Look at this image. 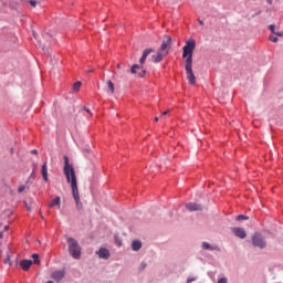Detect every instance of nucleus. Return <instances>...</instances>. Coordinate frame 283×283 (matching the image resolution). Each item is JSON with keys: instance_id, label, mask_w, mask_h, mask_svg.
Instances as JSON below:
<instances>
[{"instance_id": "obj_42", "label": "nucleus", "mask_w": 283, "mask_h": 283, "mask_svg": "<svg viewBox=\"0 0 283 283\" xmlns=\"http://www.w3.org/2000/svg\"><path fill=\"white\" fill-rule=\"evenodd\" d=\"M113 78H116V73H114Z\"/></svg>"}, {"instance_id": "obj_10", "label": "nucleus", "mask_w": 283, "mask_h": 283, "mask_svg": "<svg viewBox=\"0 0 283 283\" xmlns=\"http://www.w3.org/2000/svg\"><path fill=\"white\" fill-rule=\"evenodd\" d=\"M65 277V271L60 270L52 273V279L56 280V282H61Z\"/></svg>"}, {"instance_id": "obj_35", "label": "nucleus", "mask_w": 283, "mask_h": 283, "mask_svg": "<svg viewBox=\"0 0 283 283\" xmlns=\"http://www.w3.org/2000/svg\"><path fill=\"white\" fill-rule=\"evenodd\" d=\"M200 25H205V21L199 20Z\"/></svg>"}, {"instance_id": "obj_43", "label": "nucleus", "mask_w": 283, "mask_h": 283, "mask_svg": "<svg viewBox=\"0 0 283 283\" xmlns=\"http://www.w3.org/2000/svg\"><path fill=\"white\" fill-rule=\"evenodd\" d=\"M88 72H94V70H88Z\"/></svg>"}, {"instance_id": "obj_14", "label": "nucleus", "mask_w": 283, "mask_h": 283, "mask_svg": "<svg viewBox=\"0 0 283 283\" xmlns=\"http://www.w3.org/2000/svg\"><path fill=\"white\" fill-rule=\"evenodd\" d=\"M33 262L32 260H22L20 262V266L23 271H30V266H32Z\"/></svg>"}, {"instance_id": "obj_17", "label": "nucleus", "mask_w": 283, "mask_h": 283, "mask_svg": "<svg viewBox=\"0 0 283 283\" xmlns=\"http://www.w3.org/2000/svg\"><path fill=\"white\" fill-rule=\"evenodd\" d=\"M42 177L43 180H45V182H48L49 178H48V163H44L42 165Z\"/></svg>"}, {"instance_id": "obj_1", "label": "nucleus", "mask_w": 283, "mask_h": 283, "mask_svg": "<svg viewBox=\"0 0 283 283\" xmlns=\"http://www.w3.org/2000/svg\"><path fill=\"white\" fill-rule=\"evenodd\" d=\"M182 59H185V70L190 85H196V75L193 74V52L196 50V40H188L182 49Z\"/></svg>"}, {"instance_id": "obj_30", "label": "nucleus", "mask_w": 283, "mask_h": 283, "mask_svg": "<svg viewBox=\"0 0 283 283\" xmlns=\"http://www.w3.org/2000/svg\"><path fill=\"white\" fill-rule=\"evenodd\" d=\"M24 205H25V209H27V211H32V209L30 208V206H28V203H27V202H24Z\"/></svg>"}, {"instance_id": "obj_18", "label": "nucleus", "mask_w": 283, "mask_h": 283, "mask_svg": "<svg viewBox=\"0 0 283 283\" xmlns=\"http://www.w3.org/2000/svg\"><path fill=\"white\" fill-rule=\"evenodd\" d=\"M142 248H143V243H140V241H133L132 243L133 251H140Z\"/></svg>"}, {"instance_id": "obj_3", "label": "nucleus", "mask_w": 283, "mask_h": 283, "mask_svg": "<svg viewBox=\"0 0 283 283\" xmlns=\"http://www.w3.org/2000/svg\"><path fill=\"white\" fill-rule=\"evenodd\" d=\"M69 244V252L74 260H81V245H78V241H76L74 238L67 239Z\"/></svg>"}, {"instance_id": "obj_9", "label": "nucleus", "mask_w": 283, "mask_h": 283, "mask_svg": "<svg viewBox=\"0 0 283 283\" xmlns=\"http://www.w3.org/2000/svg\"><path fill=\"white\" fill-rule=\"evenodd\" d=\"M186 209H188V211H202V206L198 205V203L190 202V203L186 205Z\"/></svg>"}, {"instance_id": "obj_36", "label": "nucleus", "mask_w": 283, "mask_h": 283, "mask_svg": "<svg viewBox=\"0 0 283 283\" xmlns=\"http://www.w3.org/2000/svg\"><path fill=\"white\" fill-rule=\"evenodd\" d=\"M10 229V226L4 227V231H8Z\"/></svg>"}, {"instance_id": "obj_22", "label": "nucleus", "mask_w": 283, "mask_h": 283, "mask_svg": "<svg viewBox=\"0 0 283 283\" xmlns=\"http://www.w3.org/2000/svg\"><path fill=\"white\" fill-rule=\"evenodd\" d=\"M237 220L240 222L242 220H249V217L244 216V214H239L237 216Z\"/></svg>"}, {"instance_id": "obj_33", "label": "nucleus", "mask_w": 283, "mask_h": 283, "mask_svg": "<svg viewBox=\"0 0 283 283\" xmlns=\"http://www.w3.org/2000/svg\"><path fill=\"white\" fill-rule=\"evenodd\" d=\"M195 281H196V279H188L187 283H191V282H195Z\"/></svg>"}, {"instance_id": "obj_37", "label": "nucleus", "mask_w": 283, "mask_h": 283, "mask_svg": "<svg viewBox=\"0 0 283 283\" xmlns=\"http://www.w3.org/2000/svg\"><path fill=\"white\" fill-rule=\"evenodd\" d=\"M268 3L271 6L273 3V0H266Z\"/></svg>"}, {"instance_id": "obj_6", "label": "nucleus", "mask_w": 283, "mask_h": 283, "mask_svg": "<svg viewBox=\"0 0 283 283\" xmlns=\"http://www.w3.org/2000/svg\"><path fill=\"white\" fill-rule=\"evenodd\" d=\"M42 39L43 40H39V44L42 48V50H45V46L48 45V43H52V34L43 33Z\"/></svg>"}, {"instance_id": "obj_29", "label": "nucleus", "mask_w": 283, "mask_h": 283, "mask_svg": "<svg viewBox=\"0 0 283 283\" xmlns=\"http://www.w3.org/2000/svg\"><path fill=\"white\" fill-rule=\"evenodd\" d=\"M269 28H270L271 32H272L273 34H275V27H274L273 24H271Z\"/></svg>"}, {"instance_id": "obj_2", "label": "nucleus", "mask_w": 283, "mask_h": 283, "mask_svg": "<svg viewBox=\"0 0 283 283\" xmlns=\"http://www.w3.org/2000/svg\"><path fill=\"white\" fill-rule=\"evenodd\" d=\"M64 176L66 177V181L71 182L72 195L76 202V207H82L76 172L74 171V166L70 165V158H67V156H64Z\"/></svg>"}, {"instance_id": "obj_19", "label": "nucleus", "mask_w": 283, "mask_h": 283, "mask_svg": "<svg viewBox=\"0 0 283 283\" xmlns=\"http://www.w3.org/2000/svg\"><path fill=\"white\" fill-rule=\"evenodd\" d=\"M81 85H82L81 82H75V83L73 84V91H74V92H78V91L81 90Z\"/></svg>"}, {"instance_id": "obj_16", "label": "nucleus", "mask_w": 283, "mask_h": 283, "mask_svg": "<svg viewBox=\"0 0 283 283\" xmlns=\"http://www.w3.org/2000/svg\"><path fill=\"white\" fill-rule=\"evenodd\" d=\"M106 90L111 94H114L115 87H114V82H112V80L106 81Z\"/></svg>"}, {"instance_id": "obj_4", "label": "nucleus", "mask_w": 283, "mask_h": 283, "mask_svg": "<svg viewBox=\"0 0 283 283\" xmlns=\"http://www.w3.org/2000/svg\"><path fill=\"white\" fill-rule=\"evenodd\" d=\"M170 50H171V38L169 35H165L164 41L159 48V52H163L167 56Z\"/></svg>"}, {"instance_id": "obj_44", "label": "nucleus", "mask_w": 283, "mask_h": 283, "mask_svg": "<svg viewBox=\"0 0 283 283\" xmlns=\"http://www.w3.org/2000/svg\"><path fill=\"white\" fill-rule=\"evenodd\" d=\"M34 38L36 39V35L34 34Z\"/></svg>"}, {"instance_id": "obj_12", "label": "nucleus", "mask_w": 283, "mask_h": 283, "mask_svg": "<svg viewBox=\"0 0 283 283\" xmlns=\"http://www.w3.org/2000/svg\"><path fill=\"white\" fill-rule=\"evenodd\" d=\"M202 249L206 251H220V247L218 245H211L209 242H202L201 244Z\"/></svg>"}, {"instance_id": "obj_23", "label": "nucleus", "mask_w": 283, "mask_h": 283, "mask_svg": "<svg viewBox=\"0 0 283 283\" xmlns=\"http://www.w3.org/2000/svg\"><path fill=\"white\" fill-rule=\"evenodd\" d=\"M29 3H30V6H32V8H36V4L39 2L36 0H30Z\"/></svg>"}, {"instance_id": "obj_34", "label": "nucleus", "mask_w": 283, "mask_h": 283, "mask_svg": "<svg viewBox=\"0 0 283 283\" xmlns=\"http://www.w3.org/2000/svg\"><path fill=\"white\" fill-rule=\"evenodd\" d=\"M31 154H39V150H36V149H33V150H31Z\"/></svg>"}, {"instance_id": "obj_21", "label": "nucleus", "mask_w": 283, "mask_h": 283, "mask_svg": "<svg viewBox=\"0 0 283 283\" xmlns=\"http://www.w3.org/2000/svg\"><path fill=\"white\" fill-rule=\"evenodd\" d=\"M32 258H33V261H32L33 264H41V261L39 260V254L35 253L32 255Z\"/></svg>"}, {"instance_id": "obj_39", "label": "nucleus", "mask_w": 283, "mask_h": 283, "mask_svg": "<svg viewBox=\"0 0 283 283\" xmlns=\"http://www.w3.org/2000/svg\"><path fill=\"white\" fill-rule=\"evenodd\" d=\"M3 238V232H0V240Z\"/></svg>"}, {"instance_id": "obj_25", "label": "nucleus", "mask_w": 283, "mask_h": 283, "mask_svg": "<svg viewBox=\"0 0 283 283\" xmlns=\"http://www.w3.org/2000/svg\"><path fill=\"white\" fill-rule=\"evenodd\" d=\"M145 74H147V71L143 70L142 72H139L138 77L144 78Z\"/></svg>"}, {"instance_id": "obj_31", "label": "nucleus", "mask_w": 283, "mask_h": 283, "mask_svg": "<svg viewBox=\"0 0 283 283\" xmlns=\"http://www.w3.org/2000/svg\"><path fill=\"white\" fill-rule=\"evenodd\" d=\"M276 36H283V32H275Z\"/></svg>"}, {"instance_id": "obj_40", "label": "nucleus", "mask_w": 283, "mask_h": 283, "mask_svg": "<svg viewBox=\"0 0 283 283\" xmlns=\"http://www.w3.org/2000/svg\"><path fill=\"white\" fill-rule=\"evenodd\" d=\"M142 266H143V269H145V266H147V264H145V263H142Z\"/></svg>"}, {"instance_id": "obj_27", "label": "nucleus", "mask_w": 283, "mask_h": 283, "mask_svg": "<svg viewBox=\"0 0 283 283\" xmlns=\"http://www.w3.org/2000/svg\"><path fill=\"white\" fill-rule=\"evenodd\" d=\"M83 109H84V112H87V114L90 115V116H92V111H90V108H87V107H83Z\"/></svg>"}, {"instance_id": "obj_28", "label": "nucleus", "mask_w": 283, "mask_h": 283, "mask_svg": "<svg viewBox=\"0 0 283 283\" xmlns=\"http://www.w3.org/2000/svg\"><path fill=\"white\" fill-rule=\"evenodd\" d=\"M217 283H228L227 277L219 279V281Z\"/></svg>"}, {"instance_id": "obj_26", "label": "nucleus", "mask_w": 283, "mask_h": 283, "mask_svg": "<svg viewBox=\"0 0 283 283\" xmlns=\"http://www.w3.org/2000/svg\"><path fill=\"white\" fill-rule=\"evenodd\" d=\"M23 191H25V186H20V187L18 188V192H19V193H23Z\"/></svg>"}, {"instance_id": "obj_38", "label": "nucleus", "mask_w": 283, "mask_h": 283, "mask_svg": "<svg viewBox=\"0 0 283 283\" xmlns=\"http://www.w3.org/2000/svg\"><path fill=\"white\" fill-rule=\"evenodd\" d=\"M122 65L120 63L117 64V70H120Z\"/></svg>"}, {"instance_id": "obj_41", "label": "nucleus", "mask_w": 283, "mask_h": 283, "mask_svg": "<svg viewBox=\"0 0 283 283\" xmlns=\"http://www.w3.org/2000/svg\"><path fill=\"white\" fill-rule=\"evenodd\" d=\"M159 118L158 117H155V122L158 123Z\"/></svg>"}, {"instance_id": "obj_20", "label": "nucleus", "mask_w": 283, "mask_h": 283, "mask_svg": "<svg viewBox=\"0 0 283 283\" xmlns=\"http://www.w3.org/2000/svg\"><path fill=\"white\" fill-rule=\"evenodd\" d=\"M143 66L138 64H134L130 69L132 74H136V70H140Z\"/></svg>"}, {"instance_id": "obj_5", "label": "nucleus", "mask_w": 283, "mask_h": 283, "mask_svg": "<svg viewBox=\"0 0 283 283\" xmlns=\"http://www.w3.org/2000/svg\"><path fill=\"white\" fill-rule=\"evenodd\" d=\"M252 244L253 247H258L259 249L266 248V241H264V238L260 233H254V235L252 237Z\"/></svg>"}, {"instance_id": "obj_8", "label": "nucleus", "mask_w": 283, "mask_h": 283, "mask_svg": "<svg viewBox=\"0 0 283 283\" xmlns=\"http://www.w3.org/2000/svg\"><path fill=\"white\" fill-rule=\"evenodd\" d=\"M232 233L237 235V238H241V240H244L247 238V231L242 228H232Z\"/></svg>"}, {"instance_id": "obj_32", "label": "nucleus", "mask_w": 283, "mask_h": 283, "mask_svg": "<svg viewBox=\"0 0 283 283\" xmlns=\"http://www.w3.org/2000/svg\"><path fill=\"white\" fill-rule=\"evenodd\" d=\"M167 114H169V111H165V112L161 114V118H163V116H167Z\"/></svg>"}, {"instance_id": "obj_11", "label": "nucleus", "mask_w": 283, "mask_h": 283, "mask_svg": "<svg viewBox=\"0 0 283 283\" xmlns=\"http://www.w3.org/2000/svg\"><path fill=\"white\" fill-rule=\"evenodd\" d=\"M165 56H167L166 53L158 50L157 53L155 55H153V61H154V63H160V61H163V59H165Z\"/></svg>"}, {"instance_id": "obj_7", "label": "nucleus", "mask_w": 283, "mask_h": 283, "mask_svg": "<svg viewBox=\"0 0 283 283\" xmlns=\"http://www.w3.org/2000/svg\"><path fill=\"white\" fill-rule=\"evenodd\" d=\"M96 255L101 258L102 260H109V250L106 248H101L98 251H96Z\"/></svg>"}, {"instance_id": "obj_15", "label": "nucleus", "mask_w": 283, "mask_h": 283, "mask_svg": "<svg viewBox=\"0 0 283 283\" xmlns=\"http://www.w3.org/2000/svg\"><path fill=\"white\" fill-rule=\"evenodd\" d=\"M151 52H154L153 49L144 50L143 55H142L140 60H139L140 65H143L145 63V61H147V56H149L151 54Z\"/></svg>"}, {"instance_id": "obj_13", "label": "nucleus", "mask_w": 283, "mask_h": 283, "mask_svg": "<svg viewBox=\"0 0 283 283\" xmlns=\"http://www.w3.org/2000/svg\"><path fill=\"white\" fill-rule=\"evenodd\" d=\"M54 207H57V209H61V197H55L53 200L49 202V208L52 209Z\"/></svg>"}, {"instance_id": "obj_24", "label": "nucleus", "mask_w": 283, "mask_h": 283, "mask_svg": "<svg viewBox=\"0 0 283 283\" xmlns=\"http://www.w3.org/2000/svg\"><path fill=\"white\" fill-rule=\"evenodd\" d=\"M270 41H271L272 43H277V36H275V35H270Z\"/></svg>"}]
</instances>
